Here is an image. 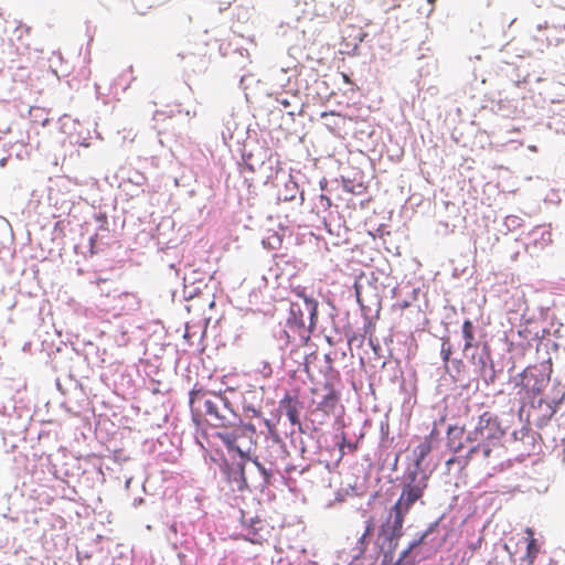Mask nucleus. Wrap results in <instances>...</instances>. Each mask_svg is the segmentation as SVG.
I'll return each mask as SVG.
<instances>
[{"mask_svg": "<svg viewBox=\"0 0 565 565\" xmlns=\"http://www.w3.org/2000/svg\"><path fill=\"white\" fill-rule=\"evenodd\" d=\"M253 462L257 467V469L260 471V473L264 477L265 482H269L271 478V472L267 470L257 459H254Z\"/></svg>", "mask_w": 565, "mask_h": 565, "instance_id": "14", "label": "nucleus"}, {"mask_svg": "<svg viewBox=\"0 0 565 565\" xmlns=\"http://www.w3.org/2000/svg\"><path fill=\"white\" fill-rule=\"evenodd\" d=\"M248 411H250L255 417L260 416V412L254 407H248Z\"/></svg>", "mask_w": 565, "mask_h": 565, "instance_id": "18", "label": "nucleus"}, {"mask_svg": "<svg viewBox=\"0 0 565 565\" xmlns=\"http://www.w3.org/2000/svg\"><path fill=\"white\" fill-rule=\"evenodd\" d=\"M329 115L334 116V115H337V114H335L334 111H329V113H328V111H323V113L321 114V117H327V116H329Z\"/></svg>", "mask_w": 565, "mask_h": 565, "instance_id": "19", "label": "nucleus"}, {"mask_svg": "<svg viewBox=\"0 0 565 565\" xmlns=\"http://www.w3.org/2000/svg\"><path fill=\"white\" fill-rule=\"evenodd\" d=\"M307 310L310 315V320L316 316L317 313V302L315 300H310L308 298H305Z\"/></svg>", "mask_w": 565, "mask_h": 565, "instance_id": "15", "label": "nucleus"}, {"mask_svg": "<svg viewBox=\"0 0 565 565\" xmlns=\"http://www.w3.org/2000/svg\"><path fill=\"white\" fill-rule=\"evenodd\" d=\"M373 530H374V522H373L372 519H370L366 522L365 531H364V533L362 534V536H361V539L359 541L362 546L365 545V539L372 534Z\"/></svg>", "mask_w": 565, "mask_h": 565, "instance_id": "13", "label": "nucleus"}, {"mask_svg": "<svg viewBox=\"0 0 565 565\" xmlns=\"http://www.w3.org/2000/svg\"><path fill=\"white\" fill-rule=\"evenodd\" d=\"M349 448L350 450L354 451L356 449V446L350 441L347 443L345 436H342V443L340 444V451L343 454L344 448Z\"/></svg>", "mask_w": 565, "mask_h": 565, "instance_id": "16", "label": "nucleus"}, {"mask_svg": "<svg viewBox=\"0 0 565 565\" xmlns=\"http://www.w3.org/2000/svg\"><path fill=\"white\" fill-rule=\"evenodd\" d=\"M504 436L499 419L489 412H484L479 417L478 425L471 433L469 439L473 441H489L499 444Z\"/></svg>", "mask_w": 565, "mask_h": 565, "instance_id": "3", "label": "nucleus"}, {"mask_svg": "<svg viewBox=\"0 0 565 565\" xmlns=\"http://www.w3.org/2000/svg\"><path fill=\"white\" fill-rule=\"evenodd\" d=\"M462 339L465 341L463 352H468L472 348H477L475 326L471 320L467 319L461 328Z\"/></svg>", "mask_w": 565, "mask_h": 565, "instance_id": "9", "label": "nucleus"}, {"mask_svg": "<svg viewBox=\"0 0 565 565\" xmlns=\"http://www.w3.org/2000/svg\"><path fill=\"white\" fill-rule=\"evenodd\" d=\"M323 390L324 394L322 396V399L317 404V411H320L324 415L329 416L334 412L340 399V394L330 383H326L323 385Z\"/></svg>", "mask_w": 565, "mask_h": 565, "instance_id": "6", "label": "nucleus"}, {"mask_svg": "<svg viewBox=\"0 0 565 565\" xmlns=\"http://www.w3.org/2000/svg\"><path fill=\"white\" fill-rule=\"evenodd\" d=\"M96 241V236L90 238V244L93 245Z\"/></svg>", "mask_w": 565, "mask_h": 565, "instance_id": "23", "label": "nucleus"}, {"mask_svg": "<svg viewBox=\"0 0 565 565\" xmlns=\"http://www.w3.org/2000/svg\"><path fill=\"white\" fill-rule=\"evenodd\" d=\"M525 533L527 535L526 557L530 559V562H533L534 558L540 553V545L537 543V540L534 537V532L532 529L527 527Z\"/></svg>", "mask_w": 565, "mask_h": 565, "instance_id": "10", "label": "nucleus"}, {"mask_svg": "<svg viewBox=\"0 0 565 565\" xmlns=\"http://www.w3.org/2000/svg\"><path fill=\"white\" fill-rule=\"evenodd\" d=\"M190 408L194 420L205 418L217 428L218 437L230 451L246 457L255 445V427L244 424L231 408L227 397L222 394L194 387L190 392Z\"/></svg>", "mask_w": 565, "mask_h": 565, "instance_id": "1", "label": "nucleus"}, {"mask_svg": "<svg viewBox=\"0 0 565 565\" xmlns=\"http://www.w3.org/2000/svg\"><path fill=\"white\" fill-rule=\"evenodd\" d=\"M502 449L503 446L501 443L494 444L489 441H477V445L469 450L468 457L470 459L481 457V459L489 461L492 458H500Z\"/></svg>", "mask_w": 565, "mask_h": 565, "instance_id": "4", "label": "nucleus"}, {"mask_svg": "<svg viewBox=\"0 0 565 565\" xmlns=\"http://www.w3.org/2000/svg\"><path fill=\"white\" fill-rule=\"evenodd\" d=\"M428 1L433 3L435 0H428Z\"/></svg>", "mask_w": 565, "mask_h": 565, "instance_id": "25", "label": "nucleus"}, {"mask_svg": "<svg viewBox=\"0 0 565 565\" xmlns=\"http://www.w3.org/2000/svg\"><path fill=\"white\" fill-rule=\"evenodd\" d=\"M343 77L345 82H349V77L347 75H343Z\"/></svg>", "mask_w": 565, "mask_h": 565, "instance_id": "24", "label": "nucleus"}, {"mask_svg": "<svg viewBox=\"0 0 565 565\" xmlns=\"http://www.w3.org/2000/svg\"><path fill=\"white\" fill-rule=\"evenodd\" d=\"M280 405L286 411V415L290 424L300 426L301 423L299 418V402L297 396L286 394L280 401Z\"/></svg>", "mask_w": 565, "mask_h": 565, "instance_id": "7", "label": "nucleus"}, {"mask_svg": "<svg viewBox=\"0 0 565 565\" xmlns=\"http://www.w3.org/2000/svg\"><path fill=\"white\" fill-rule=\"evenodd\" d=\"M321 200H324V203H327L328 205H330V199L328 196H324V195H321Z\"/></svg>", "mask_w": 565, "mask_h": 565, "instance_id": "20", "label": "nucleus"}, {"mask_svg": "<svg viewBox=\"0 0 565 565\" xmlns=\"http://www.w3.org/2000/svg\"><path fill=\"white\" fill-rule=\"evenodd\" d=\"M431 444L428 438H425L415 449L416 463L419 465L425 457L430 452Z\"/></svg>", "mask_w": 565, "mask_h": 565, "instance_id": "11", "label": "nucleus"}, {"mask_svg": "<svg viewBox=\"0 0 565 565\" xmlns=\"http://www.w3.org/2000/svg\"><path fill=\"white\" fill-rule=\"evenodd\" d=\"M270 532L268 523L256 518L247 526L246 540L253 544L262 545L268 541Z\"/></svg>", "mask_w": 565, "mask_h": 565, "instance_id": "5", "label": "nucleus"}, {"mask_svg": "<svg viewBox=\"0 0 565 565\" xmlns=\"http://www.w3.org/2000/svg\"><path fill=\"white\" fill-rule=\"evenodd\" d=\"M440 353L444 362L447 363L452 354V347L449 339H443Z\"/></svg>", "mask_w": 565, "mask_h": 565, "instance_id": "12", "label": "nucleus"}, {"mask_svg": "<svg viewBox=\"0 0 565 565\" xmlns=\"http://www.w3.org/2000/svg\"><path fill=\"white\" fill-rule=\"evenodd\" d=\"M278 103L284 107L288 108L290 106V103L287 99H278Z\"/></svg>", "mask_w": 565, "mask_h": 565, "instance_id": "17", "label": "nucleus"}, {"mask_svg": "<svg viewBox=\"0 0 565 565\" xmlns=\"http://www.w3.org/2000/svg\"><path fill=\"white\" fill-rule=\"evenodd\" d=\"M494 377H495V376H494V371H492V374H491V376H490V382H491V383H493Z\"/></svg>", "mask_w": 565, "mask_h": 565, "instance_id": "22", "label": "nucleus"}, {"mask_svg": "<svg viewBox=\"0 0 565 565\" xmlns=\"http://www.w3.org/2000/svg\"><path fill=\"white\" fill-rule=\"evenodd\" d=\"M7 161H8V159H7V158H2V159L0 160V166H1V167H4V166L7 164Z\"/></svg>", "mask_w": 565, "mask_h": 565, "instance_id": "21", "label": "nucleus"}, {"mask_svg": "<svg viewBox=\"0 0 565 565\" xmlns=\"http://www.w3.org/2000/svg\"><path fill=\"white\" fill-rule=\"evenodd\" d=\"M416 477V472L409 475L412 482L404 484L398 500L391 508L388 516L381 526V535L388 541L402 536L405 515L409 512L413 504L424 495L427 488V477L424 476L417 481Z\"/></svg>", "mask_w": 565, "mask_h": 565, "instance_id": "2", "label": "nucleus"}, {"mask_svg": "<svg viewBox=\"0 0 565 565\" xmlns=\"http://www.w3.org/2000/svg\"><path fill=\"white\" fill-rule=\"evenodd\" d=\"M287 324L296 330L305 329L306 319L301 307L298 303H291L289 310V317L287 319Z\"/></svg>", "mask_w": 565, "mask_h": 565, "instance_id": "8", "label": "nucleus"}]
</instances>
